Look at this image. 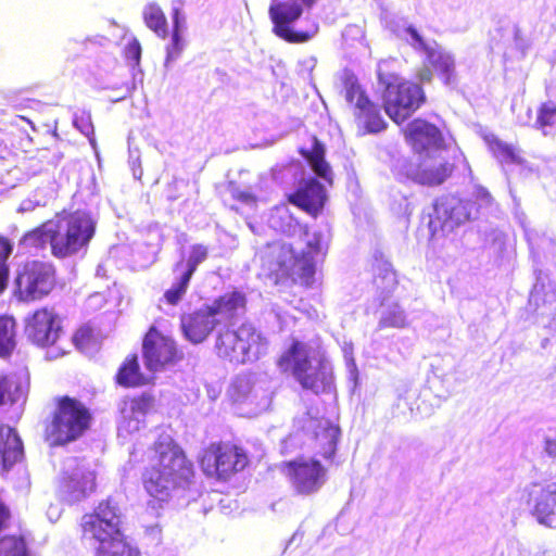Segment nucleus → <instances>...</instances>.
<instances>
[{
    "label": "nucleus",
    "mask_w": 556,
    "mask_h": 556,
    "mask_svg": "<svg viewBox=\"0 0 556 556\" xmlns=\"http://www.w3.org/2000/svg\"><path fill=\"white\" fill-rule=\"evenodd\" d=\"M269 227L287 236L303 233L306 250L296 253L291 245L282 244L279 248V268L285 273L298 275L303 283L309 286L315 275L316 261L325 256L330 241V230L325 227L314 230H303L302 226L291 214L288 205L275 206L267 220Z\"/></svg>",
    "instance_id": "1"
},
{
    "label": "nucleus",
    "mask_w": 556,
    "mask_h": 556,
    "mask_svg": "<svg viewBox=\"0 0 556 556\" xmlns=\"http://www.w3.org/2000/svg\"><path fill=\"white\" fill-rule=\"evenodd\" d=\"M144 488L148 493L164 501L172 491L190 485L194 471L184 451L169 435H161L155 442Z\"/></svg>",
    "instance_id": "2"
},
{
    "label": "nucleus",
    "mask_w": 556,
    "mask_h": 556,
    "mask_svg": "<svg viewBox=\"0 0 556 556\" xmlns=\"http://www.w3.org/2000/svg\"><path fill=\"white\" fill-rule=\"evenodd\" d=\"M282 371H291L303 389L315 394L329 393L333 377L329 363L311 345L294 341L278 361Z\"/></svg>",
    "instance_id": "3"
},
{
    "label": "nucleus",
    "mask_w": 556,
    "mask_h": 556,
    "mask_svg": "<svg viewBox=\"0 0 556 556\" xmlns=\"http://www.w3.org/2000/svg\"><path fill=\"white\" fill-rule=\"evenodd\" d=\"M245 298L238 291L226 293L212 305L181 318L186 339L192 343L203 342L215 328L231 324L243 311Z\"/></svg>",
    "instance_id": "4"
},
{
    "label": "nucleus",
    "mask_w": 556,
    "mask_h": 556,
    "mask_svg": "<svg viewBox=\"0 0 556 556\" xmlns=\"http://www.w3.org/2000/svg\"><path fill=\"white\" fill-rule=\"evenodd\" d=\"M394 63V60L380 61L377 73L379 84L384 87L386 113L396 124H401L421 105L425 94L417 84L404 81L391 71Z\"/></svg>",
    "instance_id": "5"
},
{
    "label": "nucleus",
    "mask_w": 556,
    "mask_h": 556,
    "mask_svg": "<svg viewBox=\"0 0 556 556\" xmlns=\"http://www.w3.org/2000/svg\"><path fill=\"white\" fill-rule=\"evenodd\" d=\"M96 223L89 213L76 211L67 215H56L46 223L51 232V250L58 257L73 255L86 248L94 235Z\"/></svg>",
    "instance_id": "6"
},
{
    "label": "nucleus",
    "mask_w": 556,
    "mask_h": 556,
    "mask_svg": "<svg viewBox=\"0 0 556 556\" xmlns=\"http://www.w3.org/2000/svg\"><path fill=\"white\" fill-rule=\"evenodd\" d=\"M230 325L218 328L215 342L218 357L233 364L258 359L267 344L262 334L251 324H243L237 330H230Z\"/></svg>",
    "instance_id": "7"
},
{
    "label": "nucleus",
    "mask_w": 556,
    "mask_h": 556,
    "mask_svg": "<svg viewBox=\"0 0 556 556\" xmlns=\"http://www.w3.org/2000/svg\"><path fill=\"white\" fill-rule=\"evenodd\" d=\"M81 528L86 540L98 542L97 549H114L115 543H127L122 532L121 510L111 500L101 502L92 514L85 515Z\"/></svg>",
    "instance_id": "8"
},
{
    "label": "nucleus",
    "mask_w": 556,
    "mask_h": 556,
    "mask_svg": "<svg viewBox=\"0 0 556 556\" xmlns=\"http://www.w3.org/2000/svg\"><path fill=\"white\" fill-rule=\"evenodd\" d=\"M90 413L79 401L64 397L59 402L47 439L52 445H62L80 437L90 424Z\"/></svg>",
    "instance_id": "9"
},
{
    "label": "nucleus",
    "mask_w": 556,
    "mask_h": 556,
    "mask_svg": "<svg viewBox=\"0 0 556 556\" xmlns=\"http://www.w3.org/2000/svg\"><path fill=\"white\" fill-rule=\"evenodd\" d=\"M317 0H270L268 14L274 25L273 31L281 39L301 43L312 39L318 31L313 23L305 31L294 30L292 25L302 16L305 9H311Z\"/></svg>",
    "instance_id": "10"
},
{
    "label": "nucleus",
    "mask_w": 556,
    "mask_h": 556,
    "mask_svg": "<svg viewBox=\"0 0 556 556\" xmlns=\"http://www.w3.org/2000/svg\"><path fill=\"white\" fill-rule=\"evenodd\" d=\"M475 210V203L455 195H443L435 200L430 215L429 228L433 235H447L467 223Z\"/></svg>",
    "instance_id": "11"
},
{
    "label": "nucleus",
    "mask_w": 556,
    "mask_h": 556,
    "mask_svg": "<svg viewBox=\"0 0 556 556\" xmlns=\"http://www.w3.org/2000/svg\"><path fill=\"white\" fill-rule=\"evenodd\" d=\"M405 40L417 51L424 52L427 63L438 73L445 85L455 81V58L435 40H426L418 30L408 26L404 29Z\"/></svg>",
    "instance_id": "12"
},
{
    "label": "nucleus",
    "mask_w": 556,
    "mask_h": 556,
    "mask_svg": "<svg viewBox=\"0 0 556 556\" xmlns=\"http://www.w3.org/2000/svg\"><path fill=\"white\" fill-rule=\"evenodd\" d=\"M15 283L22 300L41 299L54 288V268L46 262H27L17 271Z\"/></svg>",
    "instance_id": "13"
},
{
    "label": "nucleus",
    "mask_w": 556,
    "mask_h": 556,
    "mask_svg": "<svg viewBox=\"0 0 556 556\" xmlns=\"http://www.w3.org/2000/svg\"><path fill=\"white\" fill-rule=\"evenodd\" d=\"M292 490L303 496L317 493L327 481V469L314 458H298L285 465Z\"/></svg>",
    "instance_id": "14"
},
{
    "label": "nucleus",
    "mask_w": 556,
    "mask_h": 556,
    "mask_svg": "<svg viewBox=\"0 0 556 556\" xmlns=\"http://www.w3.org/2000/svg\"><path fill=\"white\" fill-rule=\"evenodd\" d=\"M248 457L235 445H211L201 458V467L206 476L227 479L231 473L244 469Z\"/></svg>",
    "instance_id": "15"
},
{
    "label": "nucleus",
    "mask_w": 556,
    "mask_h": 556,
    "mask_svg": "<svg viewBox=\"0 0 556 556\" xmlns=\"http://www.w3.org/2000/svg\"><path fill=\"white\" fill-rule=\"evenodd\" d=\"M343 92L345 101L353 108L358 125L367 132H379L386 128L387 124L379 108L364 93L354 76L345 78Z\"/></svg>",
    "instance_id": "16"
},
{
    "label": "nucleus",
    "mask_w": 556,
    "mask_h": 556,
    "mask_svg": "<svg viewBox=\"0 0 556 556\" xmlns=\"http://www.w3.org/2000/svg\"><path fill=\"white\" fill-rule=\"evenodd\" d=\"M403 169L405 176L414 182L439 186L452 175L454 164L440 155L427 154L425 157L419 156L417 162L405 164Z\"/></svg>",
    "instance_id": "17"
},
{
    "label": "nucleus",
    "mask_w": 556,
    "mask_h": 556,
    "mask_svg": "<svg viewBox=\"0 0 556 556\" xmlns=\"http://www.w3.org/2000/svg\"><path fill=\"white\" fill-rule=\"evenodd\" d=\"M94 489V475L76 458L65 462L61 492L67 502L74 503L85 498Z\"/></svg>",
    "instance_id": "18"
},
{
    "label": "nucleus",
    "mask_w": 556,
    "mask_h": 556,
    "mask_svg": "<svg viewBox=\"0 0 556 556\" xmlns=\"http://www.w3.org/2000/svg\"><path fill=\"white\" fill-rule=\"evenodd\" d=\"M528 492V503L532 504L531 513L540 525L556 528V481L545 484L532 483Z\"/></svg>",
    "instance_id": "19"
},
{
    "label": "nucleus",
    "mask_w": 556,
    "mask_h": 556,
    "mask_svg": "<svg viewBox=\"0 0 556 556\" xmlns=\"http://www.w3.org/2000/svg\"><path fill=\"white\" fill-rule=\"evenodd\" d=\"M25 331L37 345H54L62 333L61 319L53 311L42 308L27 320Z\"/></svg>",
    "instance_id": "20"
},
{
    "label": "nucleus",
    "mask_w": 556,
    "mask_h": 556,
    "mask_svg": "<svg viewBox=\"0 0 556 556\" xmlns=\"http://www.w3.org/2000/svg\"><path fill=\"white\" fill-rule=\"evenodd\" d=\"M176 346L169 337L151 328L143 341V357L150 371H157L176 357Z\"/></svg>",
    "instance_id": "21"
},
{
    "label": "nucleus",
    "mask_w": 556,
    "mask_h": 556,
    "mask_svg": "<svg viewBox=\"0 0 556 556\" xmlns=\"http://www.w3.org/2000/svg\"><path fill=\"white\" fill-rule=\"evenodd\" d=\"M152 407L153 397L146 393L138 397L125 400L121 406L122 417L118 424V437L126 438L139 431Z\"/></svg>",
    "instance_id": "22"
},
{
    "label": "nucleus",
    "mask_w": 556,
    "mask_h": 556,
    "mask_svg": "<svg viewBox=\"0 0 556 556\" xmlns=\"http://www.w3.org/2000/svg\"><path fill=\"white\" fill-rule=\"evenodd\" d=\"M303 430L316 441L315 448L325 458H331L337 450L340 429L328 419L305 417Z\"/></svg>",
    "instance_id": "23"
},
{
    "label": "nucleus",
    "mask_w": 556,
    "mask_h": 556,
    "mask_svg": "<svg viewBox=\"0 0 556 556\" xmlns=\"http://www.w3.org/2000/svg\"><path fill=\"white\" fill-rule=\"evenodd\" d=\"M406 138L413 149L418 153L438 149L443 142L439 128L422 119H415L408 124Z\"/></svg>",
    "instance_id": "24"
},
{
    "label": "nucleus",
    "mask_w": 556,
    "mask_h": 556,
    "mask_svg": "<svg viewBox=\"0 0 556 556\" xmlns=\"http://www.w3.org/2000/svg\"><path fill=\"white\" fill-rule=\"evenodd\" d=\"M290 201L313 216H316L324 207L326 191L324 186L315 178L301 181L299 189L290 197Z\"/></svg>",
    "instance_id": "25"
},
{
    "label": "nucleus",
    "mask_w": 556,
    "mask_h": 556,
    "mask_svg": "<svg viewBox=\"0 0 556 556\" xmlns=\"http://www.w3.org/2000/svg\"><path fill=\"white\" fill-rule=\"evenodd\" d=\"M228 395L235 403H250L256 406L267 404L265 391L256 388L255 378L252 375H238L228 389Z\"/></svg>",
    "instance_id": "26"
},
{
    "label": "nucleus",
    "mask_w": 556,
    "mask_h": 556,
    "mask_svg": "<svg viewBox=\"0 0 556 556\" xmlns=\"http://www.w3.org/2000/svg\"><path fill=\"white\" fill-rule=\"evenodd\" d=\"M23 457V444L16 431L0 425V472H7Z\"/></svg>",
    "instance_id": "27"
},
{
    "label": "nucleus",
    "mask_w": 556,
    "mask_h": 556,
    "mask_svg": "<svg viewBox=\"0 0 556 556\" xmlns=\"http://www.w3.org/2000/svg\"><path fill=\"white\" fill-rule=\"evenodd\" d=\"M9 518V510L0 502V531ZM0 556H29L22 536L7 535L0 539Z\"/></svg>",
    "instance_id": "28"
},
{
    "label": "nucleus",
    "mask_w": 556,
    "mask_h": 556,
    "mask_svg": "<svg viewBox=\"0 0 556 556\" xmlns=\"http://www.w3.org/2000/svg\"><path fill=\"white\" fill-rule=\"evenodd\" d=\"M408 326L407 314L396 302L382 303L379 311L378 329L406 328Z\"/></svg>",
    "instance_id": "29"
},
{
    "label": "nucleus",
    "mask_w": 556,
    "mask_h": 556,
    "mask_svg": "<svg viewBox=\"0 0 556 556\" xmlns=\"http://www.w3.org/2000/svg\"><path fill=\"white\" fill-rule=\"evenodd\" d=\"M25 395V386L16 375H0V406L15 404Z\"/></svg>",
    "instance_id": "30"
},
{
    "label": "nucleus",
    "mask_w": 556,
    "mask_h": 556,
    "mask_svg": "<svg viewBox=\"0 0 556 556\" xmlns=\"http://www.w3.org/2000/svg\"><path fill=\"white\" fill-rule=\"evenodd\" d=\"M485 141L494 156L502 164L521 165L523 163V159L521 157L519 151L514 146L500 140L494 135L486 136Z\"/></svg>",
    "instance_id": "31"
},
{
    "label": "nucleus",
    "mask_w": 556,
    "mask_h": 556,
    "mask_svg": "<svg viewBox=\"0 0 556 556\" xmlns=\"http://www.w3.org/2000/svg\"><path fill=\"white\" fill-rule=\"evenodd\" d=\"M143 20L146 25L153 30L159 37L167 36V20L161 7L154 2L148 3L143 8Z\"/></svg>",
    "instance_id": "32"
},
{
    "label": "nucleus",
    "mask_w": 556,
    "mask_h": 556,
    "mask_svg": "<svg viewBox=\"0 0 556 556\" xmlns=\"http://www.w3.org/2000/svg\"><path fill=\"white\" fill-rule=\"evenodd\" d=\"M325 149L321 143L314 139L312 150L306 154V159L314 173L325 181L332 182V172L329 164L324 159Z\"/></svg>",
    "instance_id": "33"
},
{
    "label": "nucleus",
    "mask_w": 556,
    "mask_h": 556,
    "mask_svg": "<svg viewBox=\"0 0 556 556\" xmlns=\"http://www.w3.org/2000/svg\"><path fill=\"white\" fill-rule=\"evenodd\" d=\"M15 321L12 317L0 316V357H8L15 348Z\"/></svg>",
    "instance_id": "34"
},
{
    "label": "nucleus",
    "mask_w": 556,
    "mask_h": 556,
    "mask_svg": "<svg viewBox=\"0 0 556 556\" xmlns=\"http://www.w3.org/2000/svg\"><path fill=\"white\" fill-rule=\"evenodd\" d=\"M117 382L126 387L141 386L148 380L140 374L137 357L128 359L117 374Z\"/></svg>",
    "instance_id": "35"
},
{
    "label": "nucleus",
    "mask_w": 556,
    "mask_h": 556,
    "mask_svg": "<svg viewBox=\"0 0 556 556\" xmlns=\"http://www.w3.org/2000/svg\"><path fill=\"white\" fill-rule=\"evenodd\" d=\"M207 254L206 247L202 244L192 245L187 262H178L175 267V271H181L191 278L197 267L207 258Z\"/></svg>",
    "instance_id": "36"
},
{
    "label": "nucleus",
    "mask_w": 556,
    "mask_h": 556,
    "mask_svg": "<svg viewBox=\"0 0 556 556\" xmlns=\"http://www.w3.org/2000/svg\"><path fill=\"white\" fill-rule=\"evenodd\" d=\"M47 244L51 245V232L46 229V223L40 227L27 232L21 240L20 245L25 249H40Z\"/></svg>",
    "instance_id": "37"
},
{
    "label": "nucleus",
    "mask_w": 556,
    "mask_h": 556,
    "mask_svg": "<svg viewBox=\"0 0 556 556\" xmlns=\"http://www.w3.org/2000/svg\"><path fill=\"white\" fill-rule=\"evenodd\" d=\"M175 273L178 275L177 281L164 293L165 301L170 305H176L182 299L191 279L181 271Z\"/></svg>",
    "instance_id": "38"
},
{
    "label": "nucleus",
    "mask_w": 556,
    "mask_h": 556,
    "mask_svg": "<svg viewBox=\"0 0 556 556\" xmlns=\"http://www.w3.org/2000/svg\"><path fill=\"white\" fill-rule=\"evenodd\" d=\"M186 46L187 41L185 40L182 34L172 31L170 42L166 47V58L164 62L165 68H169L170 64L180 56Z\"/></svg>",
    "instance_id": "39"
},
{
    "label": "nucleus",
    "mask_w": 556,
    "mask_h": 556,
    "mask_svg": "<svg viewBox=\"0 0 556 556\" xmlns=\"http://www.w3.org/2000/svg\"><path fill=\"white\" fill-rule=\"evenodd\" d=\"M73 125L89 139L90 144L94 148L96 139L90 113L85 111L76 112L73 117Z\"/></svg>",
    "instance_id": "40"
},
{
    "label": "nucleus",
    "mask_w": 556,
    "mask_h": 556,
    "mask_svg": "<svg viewBox=\"0 0 556 556\" xmlns=\"http://www.w3.org/2000/svg\"><path fill=\"white\" fill-rule=\"evenodd\" d=\"M185 0H172L173 31L184 34L187 29V17L184 12Z\"/></svg>",
    "instance_id": "41"
},
{
    "label": "nucleus",
    "mask_w": 556,
    "mask_h": 556,
    "mask_svg": "<svg viewBox=\"0 0 556 556\" xmlns=\"http://www.w3.org/2000/svg\"><path fill=\"white\" fill-rule=\"evenodd\" d=\"M12 252V245L8 240L0 237V293L5 289L8 277H9V268L7 265V260Z\"/></svg>",
    "instance_id": "42"
},
{
    "label": "nucleus",
    "mask_w": 556,
    "mask_h": 556,
    "mask_svg": "<svg viewBox=\"0 0 556 556\" xmlns=\"http://www.w3.org/2000/svg\"><path fill=\"white\" fill-rule=\"evenodd\" d=\"M556 122V105L553 102L542 104L538 112L535 125L540 128L552 126Z\"/></svg>",
    "instance_id": "43"
},
{
    "label": "nucleus",
    "mask_w": 556,
    "mask_h": 556,
    "mask_svg": "<svg viewBox=\"0 0 556 556\" xmlns=\"http://www.w3.org/2000/svg\"><path fill=\"white\" fill-rule=\"evenodd\" d=\"M375 283L378 288H382L387 291H392L394 287L396 286V276L393 269L391 268V265L386 263L383 264V268L381 270V274L375 278Z\"/></svg>",
    "instance_id": "44"
},
{
    "label": "nucleus",
    "mask_w": 556,
    "mask_h": 556,
    "mask_svg": "<svg viewBox=\"0 0 556 556\" xmlns=\"http://www.w3.org/2000/svg\"><path fill=\"white\" fill-rule=\"evenodd\" d=\"M114 549H97V556H139V551L128 543L117 542Z\"/></svg>",
    "instance_id": "45"
},
{
    "label": "nucleus",
    "mask_w": 556,
    "mask_h": 556,
    "mask_svg": "<svg viewBox=\"0 0 556 556\" xmlns=\"http://www.w3.org/2000/svg\"><path fill=\"white\" fill-rule=\"evenodd\" d=\"M391 210L399 216H408L412 214L413 207L407 195L396 193L392 198Z\"/></svg>",
    "instance_id": "46"
},
{
    "label": "nucleus",
    "mask_w": 556,
    "mask_h": 556,
    "mask_svg": "<svg viewBox=\"0 0 556 556\" xmlns=\"http://www.w3.org/2000/svg\"><path fill=\"white\" fill-rule=\"evenodd\" d=\"M229 191L232 199L239 201L245 206L253 208L256 205V198L249 191L240 190L235 185L229 186Z\"/></svg>",
    "instance_id": "47"
},
{
    "label": "nucleus",
    "mask_w": 556,
    "mask_h": 556,
    "mask_svg": "<svg viewBox=\"0 0 556 556\" xmlns=\"http://www.w3.org/2000/svg\"><path fill=\"white\" fill-rule=\"evenodd\" d=\"M522 225V228H523V231H525V236H526V239L530 245V249H531V252L534 251V248L536 245V241H538V238H539V231L534 228H531L529 227L528 225H526L523 222L521 223Z\"/></svg>",
    "instance_id": "48"
},
{
    "label": "nucleus",
    "mask_w": 556,
    "mask_h": 556,
    "mask_svg": "<svg viewBox=\"0 0 556 556\" xmlns=\"http://www.w3.org/2000/svg\"><path fill=\"white\" fill-rule=\"evenodd\" d=\"M543 451L548 457L555 458L556 457V438L545 437Z\"/></svg>",
    "instance_id": "49"
},
{
    "label": "nucleus",
    "mask_w": 556,
    "mask_h": 556,
    "mask_svg": "<svg viewBox=\"0 0 556 556\" xmlns=\"http://www.w3.org/2000/svg\"><path fill=\"white\" fill-rule=\"evenodd\" d=\"M90 337L89 329H79L74 336V342L78 349H83Z\"/></svg>",
    "instance_id": "50"
},
{
    "label": "nucleus",
    "mask_w": 556,
    "mask_h": 556,
    "mask_svg": "<svg viewBox=\"0 0 556 556\" xmlns=\"http://www.w3.org/2000/svg\"><path fill=\"white\" fill-rule=\"evenodd\" d=\"M129 54L138 62L141 54V48L140 45L135 41L134 43L129 45L128 47Z\"/></svg>",
    "instance_id": "51"
},
{
    "label": "nucleus",
    "mask_w": 556,
    "mask_h": 556,
    "mask_svg": "<svg viewBox=\"0 0 556 556\" xmlns=\"http://www.w3.org/2000/svg\"><path fill=\"white\" fill-rule=\"evenodd\" d=\"M547 296L548 300H545L544 303L549 304L548 314H553L556 311V291L551 292Z\"/></svg>",
    "instance_id": "52"
},
{
    "label": "nucleus",
    "mask_w": 556,
    "mask_h": 556,
    "mask_svg": "<svg viewBox=\"0 0 556 556\" xmlns=\"http://www.w3.org/2000/svg\"><path fill=\"white\" fill-rule=\"evenodd\" d=\"M33 208V200H27V201H24L22 204H21V210L22 211H29Z\"/></svg>",
    "instance_id": "53"
},
{
    "label": "nucleus",
    "mask_w": 556,
    "mask_h": 556,
    "mask_svg": "<svg viewBox=\"0 0 556 556\" xmlns=\"http://www.w3.org/2000/svg\"><path fill=\"white\" fill-rule=\"evenodd\" d=\"M59 355H61L59 352H54V350H49L47 352V357L48 358H56Z\"/></svg>",
    "instance_id": "54"
},
{
    "label": "nucleus",
    "mask_w": 556,
    "mask_h": 556,
    "mask_svg": "<svg viewBox=\"0 0 556 556\" xmlns=\"http://www.w3.org/2000/svg\"><path fill=\"white\" fill-rule=\"evenodd\" d=\"M421 79L422 80H427L429 81L431 79V72L430 71H425L422 74H421Z\"/></svg>",
    "instance_id": "55"
},
{
    "label": "nucleus",
    "mask_w": 556,
    "mask_h": 556,
    "mask_svg": "<svg viewBox=\"0 0 556 556\" xmlns=\"http://www.w3.org/2000/svg\"><path fill=\"white\" fill-rule=\"evenodd\" d=\"M54 163L56 164L61 160V155L59 153L53 154Z\"/></svg>",
    "instance_id": "56"
},
{
    "label": "nucleus",
    "mask_w": 556,
    "mask_h": 556,
    "mask_svg": "<svg viewBox=\"0 0 556 556\" xmlns=\"http://www.w3.org/2000/svg\"><path fill=\"white\" fill-rule=\"evenodd\" d=\"M35 202H36V205H41L40 200H35Z\"/></svg>",
    "instance_id": "57"
},
{
    "label": "nucleus",
    "mask_w": 556,
    "mask_h": 556,
    "mask_svg": "<svg viewBox=\"0 0 556 556\" xmlns=\"http://www.w3.org/2000/svg\"><path fill=\"white\" fill-rule=\"evenodd\" d=\"M534 299H535V295H534V294H531L530 302H531L532 300H534Z\"/></svg>",
    "instance_id": "58"
}]
</instances>
